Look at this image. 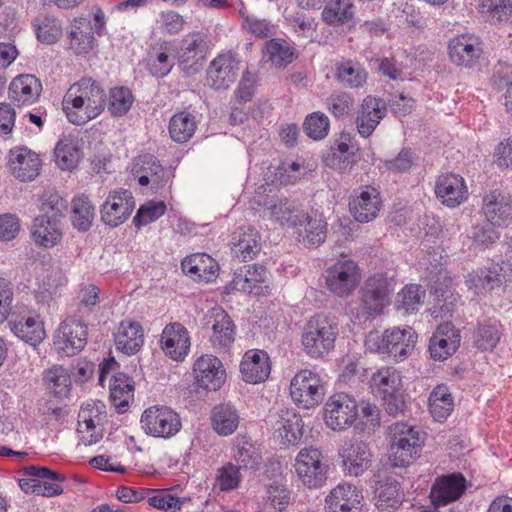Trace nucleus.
Segmentation results:
<instances>
[{
	"label": "nucleus",
	"mask_w": 512,
	"mask_h": 512,
	"mask_svg": "<svg viewBox=\"0 0 512 512\" xmlns=\"http://www.w3.org/2000/svg\"><path fill=\"white\" fill-rule=\"evenodd\" d=\"M106 105V93L92 78H82L67 90L63 110L72 124L83 125L98 117Z\"/></svg>",
	"instance_id": "f257e3e1"
},
{
	"label": "nucleus",
	"mask_w": 512,
	"mask_h": 512,
	"mask_svg": "<svg viewBox=\"0 0 512 512\" xmlns=\"http://www.w3.org/2000/svg\"><path fill=\"white\" fill-rule=\"evenodd\" d=\"M416 341L417 335L411 327H393L386 329L382 334L378 331L369 332L365 338V347L370 352L388 355L395 361H403L412 353Z\"/></svg>",
	"instance_id": "f03ea898"
},
{
	"label": "nucleus",
	"mask_w": 512,
	"mask_h": 512,
	"mask_svg": "<svg viewBox=\"0 0 512 512\" xmlns=\"http://www.w3.org/2000/svg\"><path fill=\"white\" fill-rule=\"evenodd\" d=\"M390 461L395 467H406L419 457L423 438L413 426L398 422L389 427Z\"/></svg>",
	"instance_id": "7ed1b4c3"
},
{
	"label": "nucleus",
	"mask_w": 512,
	"mask_h": 512,
	"mask_svg": "<svg viewBox=\"0 0 512 512\" xmlns=\"http://www.w3.org/2000/svg\"><path fill=\"white\" fill-rule=\"evenodd\" d=\"M337 328L327 317L316 315L305 324L301 336L304 352L312 359L326 356L335 346Z\"/></svg>",
	"instance_id": "20e7f679"
},
{
	"label": "nucleus",
	"mask_w": 512,
	"mask_h": 512,
	"mask_svg": "<svg viewBox=\"0 0 512 512\" xmlns=\"http://www.w3.org/2000/svg\"><path fill=\"white\" fill-rule=\"evenodd\" d=\"M299 482L308 489H319L326 484L329 465L323 453L314 447L300 449L293 465Z\"/></svg>",
	"instance_id": "39448f33"
},
{
	"label": "nucleus",
	"mask_w": 512,
	"mask_h": 512,
	"mask_svg": "<svg viewBox=\"0 0 512 512\" xmlns=\"http://www.w3.org/2000/svg\"><path fill=\"white\" fill-rule=\"evenodd\" d=\"M290 395L298 407L311 409L323 401L325 385L318 373L302 369L291 380Z\"/></svg>",
	"instance_id": "423d86ee"
},
{
	"label": "nucleus",
	"mask_w": 512,
	"mask_h": 512,
	"mask_svg": "<svg viewBox=\"0 0 512 512\" xmlns=\"http://www.w3.org/2000/svg\"><path fill=\"white\" fill-rule=\"evenodd\" d=\"M141 426L147 435L171 438L181 429L179 415L167 406H151L141 416Z\"/></svg>",
	"instance_id": "0eeeda50"
},
{
	"label": "nucleus",
	"mask_w": 512,
	"mask_h": 512,
	"mask_svg": "<svg viewBox=\"0 0 512 512\" xmlns=\"http://www.w3.org/2000/svg\"><path fill=\"white\" fill-rule=\"evenodd\" d=\"M357 417L358 405L350 394L336 393L324 405V422L331 430L343 431L351 427Z\"/></svg>",
	"instance_id": "6e6552de"
},
{
	"label": "nucleus",
	"mask_w": 512,
	"mask_h": 512,
	"mask_svg": "<svg viewBox=\"0 0 512 512\" xmlns=\"http://www.w3.org/2000/svg\"><path fill=\"white\" fill-rule=\"evenodd\" d=\"M393 292L392 279L383 274L369 277L361 288V303L367 317L380 315L390 303Z\"/></svg>",
	"instance_id": "1a4fd4ad"
},
{
	"label": "nucleus",
	"mask_w": 512,
	"mask_h": 512,
	"mask_svg": "<svg viewBox=\"0 0 512 512\" xmlns=\"http://www.w3.org/2000/svg\"><path fill=\"white\" fill-rule=\"evenodd\" d=\"M360 278V268L351 259L339 260L326 270V286L339 297L350 295L358 286Z\"/></svg>",
	"instance_id": "9d476101"
},
{
	"label": "nucleus",
	"mask_w": 512,
	"mask_h": 512,
	"mask_svg": "<svg viewBox=\"0 0 512 512\" xmlns=\"http://www.w3.org/2000/svg\"><path fill=\"white\" fill-rule=\"evenodd\" d=\"M131 173L138 179L140 186L151 185V189L155 193L163 189L171 178L170 173L151 154H142L136 157L132 163Z\"/></svg>",
	"instance_id": "9b49d317"
},
{
	"label": "nucleus",
	"mask_w": 512,
	"mask_h": 512,
	"mask_svg": "<svg viewBox=\"0 0 512 512\" xmlns=\"http://www.w3.org/2000/svg\"><path fill=\"white\" fill-rule=\"evenodd\" d=\"M87 342V326L74 318H67L56 329L53 344L55 349L66 356L79 353Z\"/></svg>",
	"instance_id": "f8f14e48"
},
{
	"label": "nucleus",
	"mask_w": 512,
	"mask_h": 512,
	"mask_svg": "<svg viewBox=\"0 0 512 512\" xmlns=\"http://www.w3.org/2000/svg\"><path fill=\"white\" fill-rule=\"evenodd\" d=\"M240 61L232 52L218 54L206 71V83L214 90H225L237 79Z\"/></svg>",
	"instance_id": "ddd939ff"
},
{
	"label": "nucleus",
	"mask_w": 512,
	"mask_h": 512,
	"mask_svg": "<svg viewBox=\"0 0 512 512\" xmlns=\"http://www.w3.org/2000/svg\"><path fill=\"white\" fill-rule=\"evenodd\" d=\"M8 325L14 335L32 346L38 345L45 338V329L39 315L26 307L13 312L8 319Z\"/></svg>",
	"instance_id": "4468645a"
},
{
	"label": "nucleus",
	"mask_w": 512,
	"mask_h": 512,
	"mask_svg": "<svg viewBox=\"0 0 512 512\" xmlns=\"http://www.w3.org/2000/svg\"><path fill=\"white\" fill-rule=\"evenodd\" d=\"M24 472L26 475L37 479H21L19 486L23 491L28 492L31 490L48 497L62 494L63 489L58 483L65 481L66 477L63 474L52 471L47 467L33 465L25 467Z\"/></svg>",
	"instance_id": "2eb2a0df"
},
{
	"label": "nucleus",
	"mask_w": 512,
	"mask_h": 512,
	"mask_svg": "<svg viewBox=\"0 0 512 512\" xmlns=\"http://www.w3.org/2000/svg\"><path fill=\"white\" fill-rule=\"evenodd\" d=\"M134 207L135 201L131 191H111L100 208L101 220L106 225L117 227L130 217Z\"/></svg>",
	"instance_id": "dca6fc26"
},
{
	"label": "nucleus",
	"mask_w": 512,
	"mask_h": 512,
	"mask_svg": "<svg viewBox=\"0 0 512 512\" xmlns=\"http://www.w3.org/2000/svg\"><path fill=\"white\" fill-rule=\"evenodd\" d=\"M196 384L205 390L217 391L225 383L226 371L222 362L214 355L204 354L193 365Z\"/></svg>",
	"instance_id": "f3484780"
},
{
	"label": "nucleus",
	"mask_w": 512,
	"mask_h": 512,
	"mask_svg": "<svg viewBox=\"0 0 512 512\" xmlns=\"http://www.w3.org/2000/svg\"><path fill=\"white\" fill-rule=\"evenodd\" d=\"M298 241L306 247H318L327 236V222L322 214L317 212L300 213L292 227Z\"/></svg>",
	"instance_id": "a211bd4d"
},
{
	"label": "nucleus",
	"mask_w": 512,
	"mask_h": 512,
	"mask_svg": "<svg viewBox=\"0 0 512 512\" xmlns=\"http://www.w3.org/2000/svg\"><path fill=\"white\" fill-rule=\"evenodd\" d=\"M207 42L201 33H191L186 35L180 46L179 66L188 75L198 73L205 60Z\"/></svg>",
	"instance_id": "6ab92c4d"
},
{
	"label": "nucleus",
	"mask_w": 512,
	"mask_h": 512,
	"mask_svg": "<svg viewBox=\"0 0 512 512\" xmlns=\"http://www.w3.org/2000/svg\"><path fill=\"white\" fill-rule=\"evenodd\" d=\"M339 457L344 473L358 477L370 467L372 455L366 443L350 440L340 448Z\"/></svg>",
	"instance_id": "aec40b11"
},
{
	"label": "nucleus",
	"mask_w": 512,
	"mask_h": 512,
	"mask_svg": "<svg viewBox=\"0 0 512 512\" xmlns=\"http://www.w3.org/2000/svg\"><path fill=\"white\" fill-rule=\"evenodd\" d=\"M466 488L467 481L461 473L441 475L431 487V502L434 507L445 506L460 499Z\"/></svg>",
	"instance_id": "412c9836"
},
{
	"label": "nucleus",
	"mask_w": 512,
	"mask_h": 512,
	"mask_svg": "<svg viewBox=\"0 0 512 512\" xmlns=\"http://www.w3.org/2000/svg\"><path fill=\"white\" fill-rule=\"evenodd\" d=\"M362 491L355 485L340 483L325 498L326 512H361Z\"/></svg>",
	"instance_id": "4be33fe9"
},
{
	"label": "nucleus",
	"mask_w": 512,
	"mask_h": 512,
	"mask_svg": "<svg viewBox=\"0 0 512 512\" xmlns=\"http://www.w3.org/2000/svg\"><path fill=\"white\" fill-rule=\"evenodd\" d=\"M204 320L212 330L210 341L214 347L227 348L234 342L235 325L222 307H213Z\"/></svg>",
	"instance_id": "5701e85b"
},
{
	"label": "nucleus",
	"mask_w": 512,
	"mask_h": 512,
	"mask_svg": "<svg viewBox=\"0 0 512 512\" xmlns=\"http://www.w3.org/2000/svg\"><path fill=\"white\" fill-rule=\"evenodd\" d=\"M448 49L454 64L472 67L482 54V43L478 37L464 34L450 40Z\"/></svg>",
	"instance_id": "b1692460"
},
{
	"label": "nucleus",
	"mask_w": 512,
	"mask_h": 512,
	"mask_svg": "<svg viewBox=\"0 0 512 512\" xmlns=\"http://www.w3.org/2000/svg\"><path fill=\"white\" fill-rule=\"evenodd\" d=\"M161 348L173 360H183L190 348L188 330L180 323H170L165 326L161 334Z\"/></svg>",
	"instance_id": "393cba45"
},
{
	"label": "nucleus",
	"mask_w": 512,
	"mask_h": 512,
	"mask_svg": "<svg viewBox=\"0 0 512 512\" xmlns=\"http://www.w3.org/2000/svg\"><path fill=\"white\" fill-rule=\"evenodd\" d=\"M8 165L12 174L20 181H32L40 171L41 160L27 147H16L9 152Z\"/></svg>",
	"instance_id": "a878e982"
},
{
	"label": "nucleus",
	"mask_w": 512,
	"mask_h": 512,
	"mask_svg": "<svg viewBox=\"0 0 512 512\" xmlns=\"http://www.w3.org/2000/svg\"><path fill=\"white\" fill-rule=\"evenodd\" d=\"M178 47L174 42L163 41L148 54L146 68L149 74L157 79L166 77L175 65Z\"/></svg>",
	"instance_id": "bb28decb"
},
{
	"label": "nucleus",
	"mask_w": 512,
	"mask_h": 512,
	"mask_svg": "<svg viewBox=\"0 0 512 512\" xmlns=\"http://www.w3.org/2000/svg\"><path fill=\"white\" fill-rule=\"evenodd\" d=\"M510 281H512V263L508 260H502L493 263L488 268L480 269L472 279L474 287L480 292L492 291Z\"/></svg>",
	"instance_id": "cd10ccee"
},
{
	"label": "nucleus",
	"mask_w": 512,
	"mask_h": 512,
	"mask_svg": "<svg viewBox=\"0 0 512 512\" xmlns=\"http://www.w3.org/2000/svg\"><path fill=\"white\" fill-rule=\"evenodd\" d=\"M386 114L385 102L374 96H367L363 99L358 115L356 126L359 134L369 137Z\"/></svg>",
	"instance_id": "c85d7f7f"
},
{
	"label": "nucleus",
	"mask_w": 512,
	"mask_h": 512,
	"mask_svg": "<svg viewBox=\"0 0 512 512\" xmlns=\"http://www.w3.org/2000/svg\"><path fill=\"white\" fill-rule=\"evenodd\" d=\"M263 217L280 225L293 227L300 211L296 208L294 202L286 197L267 196L263 203Z\"/></svg>",
	"instance_id": "c756f323"
},
{
	"label": "nucleus",
	"mask_w": 512,
	"mask_h": 512,
	"mask_svg": "<svg viewBox=\"0 0 512 512\" xmlns=\"http://www.w3.org/2000/svg\"><path fill=\"white\" fill-rule=\"evenodd\" d=\"M305 9L320 8L325 2L322 12L323 21L329 25H338L350 20L353 16V6L350 0H297Z\"/></svg>",
	"instance_id": "7c9ffc66"
},
{
	"label": "nucleus",
	"mask_w": 512,
	"mask_h": 512,
	"mask_svg": "<svg viewBox=\"0 0 512 512\" xmlns=\"http://www.w3.org/2000/svg\"><path fill=\"white\" fill-rule=\"evenodd\" d=\"M381 200L378 191L373 187H365L350 202L349 210L357 222L368 223L376 218L380 210Z\"/></svg>",
	"instance_id": "2f4dec72"
},
{
	"label": "nucleus",
	"mask_w": 512,
	"mask_h": 512,
	"mask_svg": "<svg viewBox=\"0 0 512 512\" xmlns=\"http://www.w3.org/2000/svg\"><path fill=\"white\" fill-rule=\"evenodd\" d=\"M436 196L448 207H456L467 199L468 191L463 177L458 174L441 175L435 186Z\"/></svg>",
	"instance_id": "473e14b6"
},
{
	"label": "nucleus",
	"mask_w": 512,
	"mask_h": 512,
	"mask_svg": "<svg viewBox=\"0 0 512 512\" xmlns=\"http://www.w3.org/2000/svg\"><path fill=\"white\" fill-rule=\"evenodd\" d=\"M271 371L268 354L263 350L246 352L240 363V372L247 383H260L267 379Z\"/></svg>",
	"instance_id": "72a5a7b5"
},
{
	"label": "nucleus",
	"mask_w": 512,
	"mask_h": 512,
	"mask_svg": "<svg viewBox=\"0 0 512 512\" xmlns=\"http://www.w3.org/2000/svg\"><path fill=\"white\" fill-rule=\"evenodd\" d=\"M100 410L94 403H85L78 413V428L80 440L85 446H90L103 437L102 429L97 426L100 423Z\"/></svg>",
	"instance_id": "f704fd0d"
},
{
	"label": "nucleus",
	"mask_w": 512,
	"mask_h": 512,
	"mask_svg": "<svg viewBox=\"0 0 512 512\" xmlns=\"http://www.w3.org/2000/svg\"><path fill=\"white\" fill-rule=\"evenodd\" d=\"M241 30L255 39H267L277 35L278 25L266 18L251 13L241 2L238 7Z\"/></svg>",
	"instance_id": "c9c22d12"
},
{
	"label": "nucleus",
	"mask_w": 512,
	"mask_h": 512,
	"mask_svg": "<svg viewBox=\"0 0 512 512\" xmlns=\"http://www.w3.org/2000/svg\"><path fill=\"white\" fill-rule=\"evenodd\" d=\"M42 91L39 79L31 74H22L15 77L9 85V98L18 105L34 103Z\"/></svg>",
	"instance_id": "e433bc0d"
},
{
	"label": "nucleus",
	"mask_w": 512,
	"mask_h": 512,
	"mask_svg": "<svg viewBox=\"0 0 512 512\" xmlns=\"http://www.w3.org/2000/svg\"><path fill=\"white\" fill-rule=\"evenodd\" d=\"M69 48L75 54L89 53L95 43L93 26L89 19L79 17L73 20L68 31Z\"/></svg>",
	"instance_id": "4c0bfd02"
},
{
	"label": "nucleus",
	"mask_w": 512,
	"mask_h": 512,
	"mask_svg": "<svg viewBox=\"0 0 512 512\" xmlns=\"http://www.w3.org/2000/svg\"><path fill=\"white\" fill-rule=\"evenodd\" d=\"M31 237L33 241L44 248L56 246L62 238L60 220L38 216L31 226Z\"/></svg>",
	"instance_id": "58836bf2"
},
{
	"label": "nucleus",
	"mask_w": 512,
	"mask_h": 512,
	"mask_svg": "<svg viewBox=\"0 0 512 512\" xmlns=\"http://www.w3.org/2000/svg\"><path fill=\"white\" fill-rule=\"evenodd\" d=\"M233 457L239 468L258 470L262 465V453L259 446L248 436L239 435L234 440Z\"/></svg>",
	"instance_id": "ea45409f"
},
{
	"label": "nucleus",
	"mask_w": 512,
	"mask_h": 512,
	"mask_svg": "<svg viewBox=\"0 0 512 512\" xmlns=\"http://www.w3.org/2000/svg\"><path fill=\"white\" fill-rule=\"evenodd\" d=\"M116 348L126 355L137 353L144 343L142 326L137 322L122 321L114 334Z\"/></svg>",
	"instance_id": "a19ab883"
},
{
	"label": "nucleus",
	"mask_w": 512,
	"mask_h": 512,
	"mask_svg": "<svg viewBox=\"0 0 512 512\" xmlns=\"http://www.w3.org/2000/svg\"><path fill=\"white\" fill-rule=\"evenodd\" d=\"M266 278L267 270L263 266L245 265L234 273L232 286L244 293L259 294L262 288L261 284L266 281Z\"/></svg>",
	"instance_id": "79ce46f5"
},
{
	"label": "nucleus",
	"mask_w": 512,
	"mask_h": 512,
	"mask_svg": "<svg viewBox=\"0 0 512 512\" xmlns=\"http://www.w3.org/2000/svg\"><path fill=\"white\" fill-rule=\"evenodd\" d=\"M482 209L486 220L502 225L512 214V202L503 192L493 190L484 196Z\"/></svg>",
	"instance_id": "37998d69"
},
{
	"label": "nucleus",
	"mask_w": 512,
	"mask_h": 512,
	"mask_svg": "<svg viewBox=\"0 0 512 512\" xmlns=\"http://www.w3.org/2000/svg\"><path fill=\"white\" fill-rule=\"evenodd\" d=\"M182 269L185 273L197 277L201 281L210 282L216 278L219 265L210 255L195 253L182 261Z\"/></svg>",
	"instance_id": "c03bdc74"
},
{
	"label": "nucleus",
	"mask_w": 512,
	"mask_h": 512,
	"mask_svg": "<svg viewBox=\"0 0 512 512\" xmlns=\"http://www.w3.org/2000/svg\"><path fill=\"white\" fill-rule=\"evenodd\" d=\"M358 149L351 144L349 134H342L338 140L331 146L330 152L325 158L326 165L345 171L355 163V154Z\"/></svg>",
	"instance_id": "a18cd8bd"
},
{
	"label": "nucleus",
	"mask_w": 512,
	"mask_h": 512,
	"mask_svg": "<svg viewBox=\"0 0 512 512\" xmlns=\"http://www.w3.org/2000/svg\"><path fill=\"white\" fill-rule=\"evenodd\" d=\"M240 423V415L236 407L231 403L216 405L211 412V425L220 436L233 434Z\"/></svg>",
	"instance_id": "49530a36"
},
{
	"label": "nucleus",
	"mask_w": 512,
	"mask_h": 512,
	"mask_svg": "<svg viewBox=\"0 0 512 512\" xmlns=\"http://www.w3.org/2000/svg\"><path fill=\"white\" fill-rule=\"evenodd\" d=\"M274 428L283 444H294L302 436V418L292 409L281 410Z\"/></svg>",
	"instance_id": "de8ad7c7"
},
{
	"label": "nucleus",
	"mask_w": 512,
	"mask_h": 512,
	"mask_svg": "<svg viewBox=\"0 0 512 512\" xmlns=\"http://www.w3.org/2000/svg\"><path fill=\"white\" fill-rule=\"evenodd\" d=\"M334 78L348 88H360L367 80V73L362 65L351 59H343L335 63Z\"/></svg>",
	"instance_id": "09e8293b"
},
{
	"label": "nucleus",
	"mask_w": 512,
	"mask_h": 512,
	"mask_svg": "<svg viewBox=\"0 0 512 512\" xmlns=\"http://www.w3.org/2000/svg\"><path fill=\"white\" fill-rule=\"evenodd\" d=\"M402 377L393 367H382L373 373L370 379V388L380 397L394 395L400 391Z\"/></svg>",
	"instance_id": "8fccbe9b"
},
{
	"label": "nucleus",
	"mask_w": 512,
	"mask_h": 512,
	"mask_svg": "<svg viewBox=\"0 0 512 512\" xmlns=\"http://www.w3.org/2000/svg\"><path fill=\"white\" fill-rule=\"evenodd\" d=\"M233 239L232 252L242 261L252 260L260 251V236L253 227L241 228Z\"/></svg>",
	"instance_id": "3c124183"
},
{
	"label": "nucleus",
	"mask_w": 512,
	"mask_h": 512,
	"mask_svg": "<svg viewBox=\"0 0 512 512\" xmlns=\"http://www.w3.org/2000/svg\"><path fill=\"white\" fill-rule=\"evenodd\" d=\"M477 9L493 25L512 23V0H482Z\"/></svg>",
	"instance_id": "603ef678"
},
{
	"label": "nucleus",
	"mask_w": 512,
	"mask_h": 512,
	"mask_svg": "<svg viewBox=\"0 0 512 512\" xmlns=\"http://www.w3.org/2000/svg\"><path fill=\"white\" fill-rule=\"evenodd\" d=\"M295 57V49L284 39L272 37L264 44L263 59L276 67L290 64Z\"/></svg>",
	"instance_id": "864d4df0"
},
{
	"label": "nucleus",
	"mask_w": 512,
	"mask_h": 512,
	"mask_svg": "<svg viewBox=\"0 0 512 512\" xmlns=\"http://www.w3.org/2000/svg\"><path fill=\"white\" fill-rule=\"evenodd\" d=\"M454 408L453 397L446 385L436 386L429 396V410L432 417L442 422L451 414Z\"/></svg>",
	"instance_id": "5fc2aeb1"
},
{
	"label": "nucleus",
	"mask_w": 512,
	"mask_h": 512,
	"mask_svg": "<svg viewBox=\"0 0 512 512\" xmlns=\"http://www.w3.org/2000/svg\"><path fill=\"white\" fill-rule=\"evenodd\" d=\"M47 389L57 398H64L71 390V378L68 370L61 365L47 369L43 377Z\"/></svg>",
	"instance_id": "6e6d98bb"
},
{
	"label": "nucleus",
	"mask_w": 512,
	"mask_h": 512,
	"mask_svg": "<svg viewBox=\"0 0 512 512\" xmlns=\"http://www.w3.org/2000/svg\"><path fill=\"white\" fill-rule=\"evenodd\" d=\"M134 396L132 380L124 373H116L110 381V399L120 411L128 406Z\"/></svg>",
	"instance_id": "4d7b16f0"
},
{
	"label": "nucleus",
	"mask_w": 512,
	"mask_h": 512,
	"mask_svg": "<svg viewBox=\"0 0 512 512\" xmlns=\"http://www.w3.org/2000/svg\"><path fill=\"white\" fill-rule=\"evenodd\" d=\"M376 506L389 511L401 504V494L398 482L393 478H386L378 482L375 488Z\"/></svg>",
	"instance_id": "13d9d810"
},
{
	"label": "nucleus",
	"mask_w": 512,
	"mask_h": 512,
	"mask_svg": "<svg viewBox=\"0 0 512 512\" xmlns=\"http://www.w3.org/2000/svg\"><path fill=\"white\" fill-rule=\"evenodd\" d=\"M197 128L195 117L188 112H180L172 116L169 122V134L173 141L187 142Z\"/></svg>",
	"instance_id": "bf43d9fd"
},
{
	"label": "nucleus",
	"mask_w": 512,
	"mask_h": 512,
	"mask_svg": "<svg viewBox=\"0 0 512 512\" xmlns=\"http://www.w3.org/2000/svg\"><path fill=\"white\" fill-rule=\"evenodd\" d=\"M73 225L81 231H87L94 219V206L85 195L73 199Z\"/></svg>",
	"instance_id": "052dcab7"
},
{
	"label": "nucleus",
	"mask_w": 512,
	"mask_h": 512,
	"mask_svg": "<svg viewBox=\"0 0 512 512\" xmlns=\"http://www.w3.org/2000/svg\"><path fill=\"white\" fill-rule=\"evenodd\" d=\"M35 27L38 40L47 44L57 42L63 32L61 21L53 16L37 18Z\"/></svg>",
	"instance_id": "680f3d73"
},
{
	"label": "nucleus",
	"mask_w": 512,
	"mask_h": 512,
	"mask_svg": "<svg viewBox=\"0 0 512 512\" xmlns=\"http://www.w3.org/2000/svg\"><path fill=\"white\" fill-rule=\"evenodd\" d=\"M55 158L62 170H72L80 160V150L73 140H60L55 147Z\"/></svg>",
	"instance_id": "e2e57ef3"
},
{
	"label": "nucleus",
	"mask_w": 512,
	"mask_h": 512,
	"mask_svg": "<svg viewBox=\"0 0 512 512\" xmlns=\"http://www.w3.org/2000/svg\"><path fill=\"white\" fill-rule=\"evenodd\" d=\"M501 332L496 321L480 324L474 334V344L481 350H492L500 340Z\"/></svg>",
	"instance_id": "0e129e2a"
},
{
	"label": "nucleus",
	"mask_w": 512,
	"mask_h": 512,
	"mask_svg": "<svg viewBox=\"0 0 512 512\" xmlns=\"http://www.w3.org/2000/svg\"><path fill=\"white\" fill-rule=\"evenodd\" d=\"M425 291L416 284L406 285L397 295V309L407 313L415 312L423 303Z\"/></svg>",
	"instance_id": "69168bd1"
},
{
	"label": "nucleus",
	"mask_w": 512,
	"mask_h": 512,
	"mask_svg": "<svg viewBox=\"0 0 512 512\" xmlns=\"http://www.w3.org/2000/svg\"><path fill=\"white\" fill-rule=\"evenodd\" d=\"M291 491L288 487L277 481H273L265 488L264 500L277 511H284L290 503Z\"/></svg>",
	"instance_id": "338daca9"
},
{
	"label": "nucleus",
	"mask_w": 512,
	"mask_h": 512,
	"mask_svg": "<svg viewBox=\"0 0 512 512\" xmlns=\"http://www.w3.org/2000/svg\"><path fill=\"white\" fill-rule=\"evenodd\" d=\"M495 225L486 219L475 224L468 235L472 245L476 248H483L493 244L499 238V234L494 228Z\"/></svg>",
	"instance_id": "774afa93"
}]
</instances>
